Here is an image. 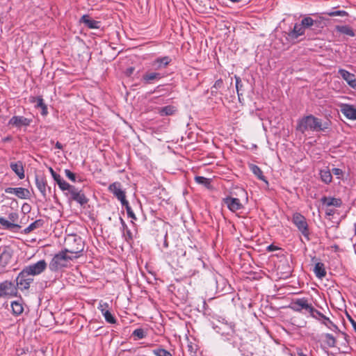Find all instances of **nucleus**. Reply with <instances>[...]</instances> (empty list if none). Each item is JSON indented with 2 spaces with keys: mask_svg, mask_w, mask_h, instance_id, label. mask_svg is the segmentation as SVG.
<instances>
[{
  "mask_svg": "<svg viewBox=\"0 0 356 356\" xmlns=\"http://www.w3.org/2000/svg\"><path fill=\"white\" fill-rule=\"evenodd\" d=\"M348 85L354 88V89H356V79H355V76L350 81V82L348 83Z\"/></svg>",
  "mask_w": 356,
  "mask_h": 356,
  "instance_id": "nucleus-54",
  "label": "nucleus"
},
{
  "mask_svg": "<svg viewBox=\"0 0 356 356\" xmlns=\"http://www.w3.org/2000/svg\"><path fill=\"white\" fill-rule=\"evenodd\" d=\"M78 257L79 255H68L66 252L62 250L51 259L49 264V268L52 272H57L63 268H66L70 260Z\"/></svg>",
  "mask_w": 356,
  "mask_h": 356,
  "instance_id": "nucleus-2",
  "label": "nucleus"
},
{
  "mask_svg": "<svg viewBox=\"0 0 356 356\" xmlns=\"http://www.w3.org/2000/svg\"><path fill=\"white\" fill-rule=\"evenodd\" d=\"M331 171L327 168L320 170L319 175L321 180L325 184H329L332 182V176Z\"/></svg>",
  "mask_w": 356,
  "mask_h": 356,
  "instance_id": "nucleus-30",
  "label": "nucleus"
},
{
  "mask_svg": "<svg viewBox=\"0 0 356 356\" xmlns=\"http://www.w3.org/2000/svg\"><path fill=\"white\" fill-rule=\"evenodd\" d=\"M350 323H351V324L353 325V327L354 330L356 332V322L353 319H352V318H350Z\"/></svg>",
  "mask_w": 356,
  "mask_h": 356,
  "instance_id": "nucleus-63",
  "label": "nucleus"
},
{
  "mask_svg": "<svg viewBox=\"0 0 356 356\" xmlns=\"http://www.w3.org/2000/svg\"><path fill=\"white\" fill-rule=\"evenodd\" d=\"M108 190L118 200L123 199L125 197V192L121 188L120 182H114L108 186Z\"/></svg>",
  "mask_w": 356,
  "mask_h": 356,
  "instance_id": "nucleus-21",
  "label": "nucleus"
},
{
  "mask_svg": "<svg viewBox=\"0 0 356 356\" xmlns=\"http://www.w3.org/2000/svg\"><path fill=\"white\" fill-rule=\"evenodd\" d=\"M98 309H99L101 311V312H104V311H106V309H108V304L106 303V302H102V301H101L97 307Z\"/></svg>",
  "mask_w": 356,
  "mask_h": 356,
  "instance_id": "nucleus-50",
  "label": "nucleus"
},
{
  "mask_svg": "<svg viewBox=\"0 0 356 356\" xmlns=\"http://www.w3.org/2000/svg\"><path fill=\"white\" fill-rule=\"evenodd\" d=\"M120 202H121V204L123 207H125L126 209H127V208H130V205L128 202V201L126 200V196L123 197V199H121V200H119Z\"/></svg>",
  "mask_w": 356,
  "mask_h": 356,
  "instance_id": "nucleus-52",
  "label": "nucleus"
},
{
  "mask_svg": "<svg viewBox=\"0 0 356 356\" xmlns=\"http://www.w3.org/2000/svg\"><path fill=\"white\" fill-rule=\"evenodd\" d=\"M58 187L61 191H67L68 193H70L72 189H74V186L70 185L63 179L61 182L59 183Z\"/></svg>",
  "mask_w": 356,
  "mask_h": 356,
  "instance_id": "nucleus-42",
  "label": "nucleus"
},
{
  "mask_svg": "<svg viewBox=\"0 0 356 356\" xmlns=\"http://www.w3.org/2000/svg\"><path fill=\"white\" fill-rule=\"evenodd\" d=\"M279 249H280L279 247L274 245L273 244H270L268 246H267V248H266V250L268 252H273V251H275V250H277Z\"/></svg>",
  "mask_w": 356,
  "mask_h": 356,
  "instance_id": "nucleus-53",
  "label": "nucleus"
},
{
  "mask_svg": "<svg viewBox=\"0 0 356 356\" xmlns=\"http://www.w3.org/2000/svg\"><path fill=\"white\" fill-rule=\"evenodd\" d=\"M234 79L236 81V89L237 91L238 100H239V102H241V97L243 96L242 90H243V85L241 79L239 76L235 75Z\"/></svg>",
  "mask_w": 356,
  "mask_h": 356,
  "instance_id": "nucleus-34",
  "label": "nucleus"
},
{
  "mask_svg": "<svg viewBox=\"0 0 356 356\" xmlns=\"http://www.w3.org/2000/svg\"><path fill=\"white\" fill-rule=\"evenodd\" d=\"M65 248L63 249L65 252L79 256V253L83 250L84 242L81 236L72 235L65 238Z\"/></svg>",
  "mask_w": 356,
  "mask_h": 356,
  "instance_id": "nucleus-3",
  "label": "nucleus"
},
{
  "mask_svg": "<svg viewBox=\"0 0 356 356\" xmlns=\"http://www.w3.org/2000/svg\"><path fill=\"white\" fill-rule=\"evenodd\" d=\"M24 209H26L27 211L29 212L30 211V207L28 204H24L23 206H22V210Z\"/></svg>",
  "mask_w": 356,
  "mask_h": 356,
  "instance_id": "nucleus-64",
  "label": "nucleus"
},
{
  "mask_svg": "<svg viewBox=\"0 0 356 356\" xmlns=\"http://www.w3.org/2000/svg\"><path fill=\"white\" fill-rule=\"evenodd\" d=\"M312 318L320 321L322 324L325 325L328 329L331 330L332 331L340 332V330L339 329L338 326L335 325L328 317L325 316L318 310H316L314 316H313Z\"/></svg>",
  "mask_w": 356,
  "mask_h": 356,
  "instance_id": "nucleus-11",
  "label": "nucleus"
},
{
  "mask_svg": "<svg viewBox=\"0 0 356 356\" xmlns=\"http://www.w3.org/2000/svg\"><path fill=\"white\" fill-rule=\"evenodd\" d=\"M132 335L136 337L138 339H142L146 337L145 332L143 328L136 329L133 332Z\"/></svg>",
  "mask_w": 356,
  "mask_h": 356,
  "instance_id": "nucleus-44",
  "label": "nucleus"
},
{
  "mask_svg": "<svg viewBox=\"0 0 356 356\" xmlns=\"http://www.w3.org/2000/svg\"><path fill=\"white\" fill-rule=\"evenodd\" d=\"M153 353L156 356H172L169 351L161 348L153 350Z\"/></svg>",
  "mask_w": 356,
  "mask_h": 356,
  "instance_id": "nucleus-43",
  "label": "nucleus"
},
{
  "mask_svg": "<svg viewBox=\"0 0 356 356\" xmlns=\"http://www.w3.org/2000/svg\"><path fill=\"white\" fill-rule=\"evenodd\" d=\"M312 262L315 264L314 272L318 278L322 279L326 275V270L323 263L318 261V259L316 257H312Z\"/></svg>",
  "mask_w": 356,
  "mask_h": 356,
  "instance_id": "nucleus-19",
  "label": "nucleus"
},
{
  "mask_svg": "<svg viewBox=\"0 0 356 356\" xmlns=\"http://www.w3.org/2000/svg\"><path fill=\"white\" fill-rule=\"evenodd\" d=\"M249 168L250 170L252 172V173L257 176V177L261 181H265L266 183H268L265 176L263 175V172L261 170V168L254 164H250Z\"/></svg>",
  "mask_w": 356,
  "mask_h": 356,
  "instance_id": "nucleus-32",
  "label": "nucleus"
},
{
  "mask_svg": "<svg viewBox=\"0 0 356 356\" xmlns=\"http://www.w3.org/2000/svg\"><path fill=\"white\" fill-rule=\"evenodd\" d=\"M223 86V81L222 79H219L216 81L214 85L211 87V93H217L218 89Z\"/></svg>",
  "mask_w": 356,
  "mask_h": 356,
  "instance_id": "nucleus-45",
  "label": "nucleus"
},
{
  "mask_svg": "<svg viewBox=\"0 0 356 356\" xmlns=\"http://www.w3.org/2000/svg\"><path fill=\"white\" fill-rule=\"evenodd\" d=\"M25 267L29 271L31 275L34 277L43 273L47 267V264L45 260L42 259L38 261L35 264H30Z\"/></svg>",
  "mask_w": 356,
  "mask_h": 356,
  "instance_id": "nucleus-12",
  "label": "nucleus"
},
{
  "mask_svg": "<svg viewBox=\"0 0 356 356\" xmlns=\"http://www.w3.org/2000/svg\"><path fill=\"white\" fill-rule=\"evenodd\" d=\"M332 172L334 175L337 176V178H340V176H343V170L341 169L337 168H332Z\"/></svg>",
  "mask_w": 356,
  "mask_h": 356,
  "instance_id": "nucleus-51",
  "label": "nucleus"
},
{
  "mask_svg": "<svg viewBox=\"0 0 356 356\" xmlns=\"http://www.w3.org/2000/svg\"><path fill=\"white\" fill-rule=\"evenodd\" d=\"M19 218V215L17 212H11L8 214L9 220L3 217H0V225L3 229L13 230V232H18L21 226L15 223Z\"/></svg>",
  "mask_w": 356,
  "mask_h": 356,
  "instance_id": "nucleus-7",
  "label": "nucleus"
},
{
  "mask_svg": "<svg viewBox=\"0 0 356 356\" xmlns=\"http://www.w3.org/2000/svg\"><path fill=\"white\" fill-rule=\"evenodd\" d=\"M44 225V220H42V219H38V220H36L35 221H34L33 222H32L31 224L29 225L30 226V228H31V229L33 231L34 229H37V228H40V227H42Z\"/></svg>",
  "mask_w": 356,
  "mask_h": 356,
  "instance_id": "nucleus-46",
  "label": "nucleus"
},
{
  "mask_svg": "<svg viewBox=\"0 0 356 356\" xmlns=\"http://www.w3.org/2000/svg\"><path fill=\"white\" fill-rule=\"evenodd\" d=\"M33 277L24 267L16 277V284L21 291L28 290L33 282Z\"/></svg>",
  "mask_w": 356,
  "mask_h": 356,
  "instance_id": "nucleus-5",
  "label": "nucleus"
},
{
  "mask_svg": "<svg viewBox=\"0 0 356 356\" xmlns=\"http://www.w3.org/2000/svg\"><path fill=\"white\" fill-rule=\"evenodd\" d=\"M35 184L38 189L41 193L42 197L46 198L47 197V182L46 177L44 175H35Z\"/></svg>",
  "mask_w": 356,
  "mask_h": 356,
  "instance_id": "nucleus-17",
  "label": "nucleus"
},
{
  "mask_svg": "<svg viewBox=\"0 0 356 356\" xmlns=\"http://www.w3.org/2000/svg\"><path fill=\"white\" fill-rule=\"evenodd\" d=\"M55 147H56V148L59 149H62L63 147V145L58 141L56 142Z\"/></svg>",
  "mask_w": 356,
  "mask_h": 356,
  "instance_id": "nucleus-59",
  "label": "nucleus"
},
{
  "mask_svg": "<svg viewBox=\"0 0 356 356\" xmlns=\"http://www.w3.org/2000/svg\"><path fill=\"white\" fill-rule=\"evenodd\" d=\"M292 222L296 226L298 229L302 233L304 237L307 241H309L310 232L305 217L300 213H296L293 216Z\"/></svg>",
  "mask_w": 356,
  "mask_h": 356,
  "instance_id": "nucleus-6",
  "label": "nucleus"
},
{
  "mask_svg": "<svg viewBox=\"0 0 356 356\" xmlns=\"http://www.w3.org/2000/svg\"><path fill=\"white\" fill-rule=\"evenodd\" d=\"M17 286L14 282L6 280L0 283V298L14 297L17 294Z\"/></svg>",
  "mask_w": 356,
  "mask_h": 356,
  "instance_id": "nucleus-9",
  "label": "nucleus"
},
{
  "mask_svg": "<svg viewBox=\"0 0 356 356\" xmlns=\"http://www.w3.org/2000/svg\"><path fill=\"white\" fill-rule=\"evenodd\" d=\"M195 180L197 184L204 186L207 188L211 187L210 179L202 176H196Z\"/></svg>",
  "mask_w": 356,
  "mask_h": 356,
  "instance_id": "nucleus-35",
  "label": "nucleus"
},
{
  "mask_svg": "<svg viewBox=\"0 0 356 356\" xmlns=\"http://www.w3.org/2000/svg\"><path fill=\"white\" fill-rule=\"evenodd\" d=\"M164 76L159 72H146L143 75L142 81L144 84H151L155 81H159Z\"/></svg>",
  "mask_w": 356,
  "mask_h": 356,
  "instance_id": "nucleus-22",
  "label": "nucleus"
},
{
  "mask_svg": "<svg viewBox=\"0 0 356 356\" xmlns=\"http://www.w3.org/2000/svg\"><path fill=\"white\" fill-rule=\"evenodd\" d=\"M102 314L104 316L105 320L107 323H111V324H114L116 323L115 318L112 315V314L109 312L108 309H106Z\"/></svg>",
  "mask_w": 356,
  "mask_h": 356,
  "instance_id": "nucleus-39",
  "label": "nucleus"
},
{
  "mask_svg": "<svg viewBox=\"0 0 356 356\" xmlns=\"http://www.w3.org/2000/svg\"><path fill=\"white\" fill-rule=\"evenodd\" d=\"M122 232H123L122 235H123V237L124 238V240L127 243H131L133 241V234L127 226V228L122 229Z\"/></svg>",
  "mask_w": 356,
  "mask_h": 356,
  "instance_id": "nucleus-38",
  "label": "nucleus"
},
{
  "mask_svg": "<svg viewBox=\"0 0 356 356\" xmlns=\"http://www.w3.org/2000/svg\"><path fill=\"white\" fill-rule=\"evenodd\" d=\"M54 179L57 183L58 185L59 184L60 182H61L63 180V179L60 177V175L57 176L56 179Z\"/></svg>",
  "mask_w": 356,
  "mask_h": 356,
  "instance_id": "nucleus-58",
  "label": "nucleus"
},
{
  "mask_svg": "<svg viewBox=\"0 0 356 356\" xmlns=\"http://www.w3.org/2000/svg\"><path fill=\"white\" fill-rule=\"evenodd\" d=\"M184 256L186 259H191L195 266L201 268L204 266V261L201 259V253L196 247H188L184 253Z\"/></svg>",
  "mask_w": 356,
  "mask_h": 356,
  "instance_id": "nucleus-8",
  "label": "nucleus"
},
{
  "mask_svg": "<svg viewBox=\"0 0 356 356\" xmlns=\"http://www.w3.org/2000/svg\"><path fill=\"white\" fill-rule=\"evenodd\" d=\"M134 70L135 69L133 67L127 68L126 72H125L126 75L128 76H131L133 74Z\"/></svg>",
  "mask_w": 356,
  "mask_h": 356,
  "instance_id": "nucleus-55",
  "label": "nucleus"
},
{
  "mask_svg": "<svg viewBox=\"0 0 356 356\" xmlns=\"http://www.w3.org/2000/svg\"><path fill=\"white\" fill-rule=\"evenodd\" d=\"M10 167L20 179L24 178V169L22 161L12 162L10 164Z\"/></svg>",
  "mask_w": 356,
  "mask_h": 356,
  "instance_id": "nucleus-26",
  "label": "nucleus"
},
{
  "mask_svg": "<svg viewBox=\"0 0 356 356\" xmlns=\"http://www.w3.org/2000/svg\"><path fill=\"white\" fill-rule=\"evenodd\" d=\"M29 102L32 104H35V107L36 108H41V115H47L48 114V109L47 105L44 104L42 96H31L29 97Z\"/></svg>",
  "mask_w": 356,
  "mask_h": 356,
  "instance_id": "nucleus-18",
  "label": "nucleus"
},
{
  "mask_svg": "<svg viewBox=\"0 0 356 356\" xmlns=\"http://www.w3.org/2000/svg\"><path fill=\"white\" fill-rule=\"evenodd\" d=\"M335 211L334 209H329L327 208L326 210H325V214L326 216H333L334 214Z\"/></svg>",
  "mask_w": 356,
  "mask_h": 356,
  "instance_id": "nucleus-57",
  "label": "nucleus"
},
{
  "mask_svg": "<svg viewBox=\"0 0 356 356\" xmlns=\"http://www.w3.org/2000/svg\"><path fill=\"white\" fill-rule=\"evenodd\" d=\"M321 202L323 205H325L327 207H340L342 205V200L340 198H336L333 197H326L323 196L321 199Z\"/></svg>",
  "mask_w": 356,
  "mask_h": 356,
  "instance_id": "nucleus-24",
  "label": "nucleus"
},
{
  "mask_svg": "<svg viewBox=\"0 0 356 356\" xmlns=\"http://www.w3.org/2000/svg\"><path fill=\"white\" fill-rule=\"evenodd\" d=\"M337 333H339L341 334L343 339H344V341H345V343H343V346L346 348H348L349 350H351V348H349L348 347V345H349V343H350V337L344 332H342L340 330V332H337Z\"/></svg>",
  "mask_w": 356,
  "mask_h": 356,
  "instance_id": "nucleus-48",
  "label": "nucleus"
},
{
  "mask_svg": "<svg viewBox=\"0 0 356 356\" xmlns=\"http://www.w3.org/2000/svg\"><path fill=\"white\" fill-rule=\"evenodd\" d=\"M222 202L227 205V208L232 212H235L243 208L240 200L236 197H233L232 195L223 198Z\"/></svg>",
  "mask_w": 356,
  "mask_h": 356,
  "instance_id": "nucleus-13",
  "label": "nucleus"
},
{
  "mask_svg": "<svg viewBox=\"0 0 356 356\" xmlns=\"http://www.w3.org/2000/svg\"><path fill=\"white\" fill-rule=\"evenodd\" d=\"M65 174L66 177L73 182L76 181V175L68 169L65 170Z\"/></svg>",
  "mask_w": 356,
  "mask_h": 356,
  "instance_id": "nucleus-47",
  "label": "nucleus"
},
{
  "mask_svg": "<svg viewBox=\"0 0 356 356\" xmlns=\"http://www.w3.org/2000/svg\"><path fill=\"white\" fill-rule=\"evenodd\" d=\"M305 33V29L302 23L300 24H295L293 29L288 33L286 38L288 40H296L299 36L303 35Z\"/></svg>",
  "mask_w": 356,
  "mask_h": 356,
  "instance_id": "nucleus-20",
  "label": "nucleus"
},
{
  "mask_svg": "<svg viewBox=\"0 0 356 356\" xmlns=\"http://www.w3.org/2000/svg\"><path fill=\"white\" fill-rule=\"evenodd\" d=\"M331 122L327 120L324 122L312 114L302 117L297 122L296 130L304 134L307 131L314 132L325 131L330 129Z\"/></svg>",
  "mask_w": 356,
  "mask_h": 356,
  "instance_id": "nucleus-1",
  "label": "nucleus"
},
{
  "mask_svg": "<svg viewBox=\"0 0 356 356\" xmlns=\"http://www.w3.org/2000/svg\"><path fill=\"white\" fill-rule=\"evenodd\" d=\"M80 22L85 24V25L89 29L99 28V22L90 19L88 15H83L80 19Z\"/></svg>",
  "mask_w": 356,
  "mask_h": 356,
  "instance_id": "nucleus-27",
  "label": "nucleus"
},
{
  "mask_svg": "<svg viewBox=\"0 0 356 356\" xmlns=\"http://www.w3.org/2000/svg\"><path fill=\"white\" fill-rule=\"evenodd\" d=\"M120 222H121L122 229L127 228V225L126 222H124V220L121 217L120 218Z\"/></svg>",
  "mask_w": 356,
  "mask_h": 356,
  "instance_id": "nucleus-62",
  "label": "nucleus"
},
{
  "mask_svg": "<svg viewBox=\"0 0 356 356\" xmlns=\"http://www.w3.org/2000/svg\"><path fill=\"white\" fill-rule=\"evenodd\" d=\"M289 307L296 312H302L305 309L309 313L312 317L314 316L315 312L317 310L311 303L308 302V300L305 298L296 299Z\"/></svg>",
  "mask_w": 356,
  "mask_h": 356,
  "instance_id": "nucleus-4",
  "label": "nucleus"
},
{
  "mask_svg": "<svg viewBox=\"0 0 356 356\" xmlns=\"http://www.w3.org/2000/svg\"><path fill=\"white\" fill-rule=\"evenodd\" d=\"M177 111V108L172 105H168L158 108V113L161 116L172 115Z\"/></svg>",
  "mask_w": 356,
  "mask_h": 356,
  "instance_id": "nucleus-29",
  "label": "nucleus"
},
{
  "mask_svg": "<svg viewBox=\"0 0 356 356\" xmlns=\"http://www.w3.org/2000/svg\"><path fill=\"white\" fill-rule=\"evenodd\" d=\"M301 21L305 29H309L311 30L314 19L312 18L311 17H305Z\"/></svg>",
  "mask_w": 356,
  "mask_h": 356,
  "instance_id": "nucleus-40",
  "label": "nucleus"
},
{
  "mask_svg": "<svg viewBox=\"0 0 356 356\" xmlns=\"http://www.w3.org/2000/svg\"><path fill=\"white\" fill-rule=\"evenodd\" d=\"M172 59L169 56H163L157 58L152 63V66L154 70H159L165 67L170 62Z\"/></svg>",
  "mask_w": 356,
  "mask_h": 356,
  "instance_id": "nucleus-25",
  "label": "nucleus"
},
{
  "mask_svg": "<svg viewBox=\"0 0 356 356\" xmlns=\"http://www.w3.org/2000/svg\"><path fill=\"white\" fill-rule=\"evenodd\" d=\"M11 307L13 314L18 316L21 314L24 311L22 304L19 301H13L11 303Z\"/></svg>",
  "mask_w": 356,
  "mask_h": 356,
  "instance_id": "nucleus-33",
  "label": "nucleus"
},
{
  "mask_svg": "<svg viewBox=\"0 0 356 356\" xmlns=\"http://www.w3.org/2000/svg\"><path fill=\"white\" fill-rule=\"evenodd\" d=\"M325 15H327L330 17H334V16H341V17H346L348 15V13L345 10H336V11H330V12H325Z\"/></svg>",
  "mask_w": 356,
  "mask_h": 356,
  "instance_id": "nucleus-41",
  "label": "nucleus"
},
{
  "mask_svg": "<svg viewBox=\"0 0 356 356\" xmlns=\"http://www.w3.org/2000/svg\"><path fill=\"white\" fill-rule=\"evenodd\" d=\"M126 211H127L128 217L132 219L131 222L134 223L133 220H136L137 218H136V216L135 213H134L131 207L127 208V209H126Z\"/></svg>",
  "mask_w": 356,
  "mask_h": 356,
  "instance_id": "nucleus-49",
  "label": "nucleus"
},
{
  "mask_svg": "<svg viewBox=\"0 0 356 356\" xmlns=\"http://www.w3.org/2000/svg\"><path fill=\"white\" fill-rule=\"evenodd\" d=\"M33 230L31 229V228H30V226H28L26 229H24V234H27L31 232Z\"/></svg>",
  "mask_w": 356,
  "mask_h": 356,
  "instance_id": "nucleus-60",
  "label": "nucleus"
},
{
  "mask_svg": "<svg viewBox=\"0 0 356 356\" xmlns=\"http://www.w3.org/2000/svg\"><path fill=\"white\" fill-rule=\"evenodd\" d=\"M12 258V252L8 248L4 247L0 250V272L4 271L6 266L10 263Z\"/></svg>",
  "mask_w": 356,
  "mask_h": 356,
  "instance_id": "nucleus-15",
  "label": "nucleus"
},
{
  "mask_svg": "<svg viewBox=\"0 0 356 356\" xmlns=\"http://www.w3.org/2000/svg\"><path fill=\"white\" fill-rule=\"evenodd\" d=\"M5 192L6 193H13L15 194L18 198L20 199H29L30 197V192L29 189L25 188H11L8 187L5 189Z\"/></svg>",
  "mask_w": 356,
  "mask_h": 356,
  "instance_id": "nucleus-16",
  "label": "nucleus"
},
{
  "mask_svg": "<svg viewBox=\"0 0 356 356\" xmlns=\"http://www.w3.org/2000/svg\"><path fill=\"white\" fill-rule=\"evenodd\" d=\"M69 193L70 195L69 198L70 201H75L82 207H84L88 202L89 200L88 197H86L83 191L79 190L75 186L74 187V189H72Z\"/></svg>",
  "mask_w": 356,
  "mask_h": 356,
  "instance_id": "nucleus-10",
  "label": "nucleus"
},
{
  "mask_svg": "<svg viewBox=\"0 0 356 356\" xmlns=\"http://www.w3.org/2000/svg\"><path fill=\"white\" fill-rule=\"evenodd\" d=\"M338 73L347 82L348 84L350 81L355 76L354 74H352L344 69H339Z\"/></svg>",
  "mask_w": 356,
  "mask_h": 356,
  "instance_id": "nucleus-36",
  "label": "nucleus"
},
{
  "mask_svg": "<svg viewBox=\"0 0 356 356\" xmlns=\"http://www.w3.org/2000/svg\"><path fill=\"white\" fill-rule=\"evenodd\" d=\"M298 356H309V355L305 353L301 348H297Z\"/></svg>",
  "mask_w": 356,
  "mask_h": 356,
  "instance_id": "nucleus-56",
  "label": "nucleus"
},
{
  "mask_svg": "<svg viewBox=\"0 0 356 356\" xmlns=\"http://www.w3.org/2000/svg\"><path fill=\"white\" fill-rule=\"evenodd\" d=\"M324 20L325 19L322 17H318L315 19L312 27L311 28V31H314L315 33H320L321 30L325 26Z\"/></svg>",
  "mask_w": 356,
  "mask_h": 356,
  "instance_id": "nucleus-28",
  "label": "nucleus"
},
{
  "mask_svg": "<svg viewBox=\"0 0 356 356\" xmlns=\"http://www.w3.org/2000/svg\"><path fill=\"white\" fill-rule=\"evenodd\" d=\"M341 112L350 120H356V108L350 104H342L341 106Z\"/></svg>",
  "mask_w": 356,
  "mask_h": 356,
  "instance_id": "nucleus-23",
  "label": "nucleus"
},
{
  "mask_svg": "<svg viewBox=\"0 0 356 356\" xmlns=\"http://www.w3.org/2000/svg\"><path fill=\"white\" fill-rule=\"evenodd\" d=\"M120 222H121L122 229L127 228V225L126 222H124V220L121 217L120 218Z\"/></svg>",
  "mask_w": 356,
  "mask_h": 356,
  "instance_id": "nucleus-61",
  "label": "nucleus"
},
{
  "mask_svg": "<svg viewBox=\"0 0 356 356\" xmlns=\"http://www.w3.org/2000/svg\"><path fill=\"white\" fill-rule=\"evenodd\" d=\"M31 122L32 119L26 118L24 116L15 115L10 119L8 124L20 129L22 127H29Z\"/></svg>",
  "mask_w": 356,
  "mask_h": 356,
  "instance_id": "nucleus-14",
  "label": "nucleus"
},
{
  "mask_svg": "<svg viewBox=\"0 0 356 356\" xmlns=\"http://www.w3.org/2000/svg\"><path fill=\"white\" fill-rule=\"evenodd\" d=\"M324 337L325 338V343L329 347H335L337 340L336 338L332 334L326 333L324 334Z\"/></svg>",
  "mask_w": 356,
  "mask_h": 356,
  "instance_id": "nucleus-37",
  "label": "nucleus"
},
{
  "mask_svg": "<svg viewBox=\"0 0 356 356\" xmlns=\"http://www.w3.org/2000/svg\"><path fill=\"white\" fill-rule=\"evenodd\" d=\"M335 31L340 33L347 35L350 37H354L355 35L353 29L348 25H344V26L337 25L335 26Z\"/></svg>",
  "mask_w": 356,
  "mask_h": 356,
  "instance_id": "nucleus-31",
  "label": "nucleus"
}]
</instances>
